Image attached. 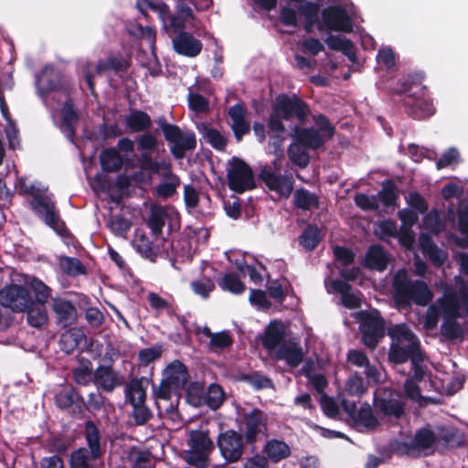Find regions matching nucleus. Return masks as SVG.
Here are the masks:
<instances>
[{
	"label": "nucleus",
	"instance_id": "f704fd0d",
	"mask_svg": "<svg viewBox=\"0 0 468 468\" xmlns=\"http://www.w3.org/2000/svg\"><path fill=\"white\" fill-rule=\"evenodd\" d=\"M100 162L103 170L116 172L121 169L123 159L115 148H109L101 152Z\"/></svg>",
	"mask_w": 468,
	"mask_h": 468
},
{
	"label": "nucleus",
	"instance_id": "7ed1b4c3",
	"mask_svg": "<svg viewBox=\"0 0 468 468\" xmlns=\"http://www.w3.org/2000/svg\"><path fill=\"white\" fill-rule=\"evenodd\" d=\"M16 187L20 194L32 196L33 209L43 217L47 225L58 234L64 235L66 232L64 223L60 220L51 198L42 195L46 189L40 183L33 182L28 177H20Z\"/></svg>",
	"mask_w": 468,
	"mask_h": 468
},
{
	"label": "nucleus",
	"instance_id": "680f3d73",
	"mask_svg": "<svg viewBox=\"0 0 468 468\" xmlns=\"http://www.w3.org/2000/svg\"><path fill=\"white\" fill-rule=\"evenodd\" d=\"M232 338L227 332L215 333L209 340V348L212 351H218L230 346Z\"/></svg>",
	"mask_w": 468,
	"mask_h": 468
},
{
	"label": "nucleus",
	"instance_id": "bf43d9fd",
	"mask_svg": "<svg viewBox=\"0 0 468 468\" xmlns=\"http://www.w3.org/2000/svg\"><path fill=\"white\" fill-rule=\"evenodd\" d=\"M133 247L135 250L145 258H152L154 255L152 242L145 234L137 232L133 240Z\"/></svg>",
	"mask_w": 468,
	"mask_h": 468
},
{
	"label": "nucleus",
	"instance_id": "6e6d98bb",
	"mask_svg": "<svg viewBox=\"0 0 468 468\" xmlns=\"http://www.w3.org/2000/svg\"><path fill=\"white\" fill-rule=\"evenodd\" d=\"M205 388L201 383H191L186 390V399L190 404L199 407L204 404Z\"/></svg>",
	"mask_w": 468,
	"mask_h": 468
},
{
	"label": "nucleus",
	"instance_id": "4be33fe9",
	"mask_svg": "<svg viewBox=\"0 0 468 468\" xmlns=\"http://www.w3.org/2000/svg\"><path fill=\"white\" fill-rule=\"evenodd\" d=\"M173 48L176 53L194 58L202 50V43L191 34L182 31L173 39Z\"/></svg>",
	"mask_w": 468,
	"mask_h": 468
},
{
	"label": "nucleus",
	"instance_id": "f03ea898",
	"mask_svg": "<svg viewBox=\"0 0 468 468\" xmlns=\"http://www.w3.org/2000/svg\"><path fill=\"white\" fill-rule=\"evenodd\" d=\"M458 287L457 292L445 282L441 283L443 295L437 299L427 310L424 317V327L427 330L436 328L440 316H461V311L468 315V282H465L460 276L454 278Z\"/></svg>",
	"mask_w": 468,
	"mask_h": 468
},
{
	"label": "nucleus",
	"instance_id": "338daca9",
	"mask_svg": "<svg viewBox=\"0 0 468 468\" xmlns=\"http://www.w3.org/2000/svg\"><path fill=\"white\" fill-rule=\"evenodd\" d=\"M355 202L364 210H376L378 208V197L376 195L367 196L362 193L356 194Z\"/></svg>",
	"mask_w": 468,
	"mask_h": 468
},
{
	"label": "nucleus",
	"instance_id": "9b49d317",
	"mask_svg": "<svg viewBox=\"0 0 468 468\" xmlns=\"http://www.w3.org/2000/svg\"><path fill=\"white\" fill-rule=\"evenodd\" d=\"M436 440L437 437L432 431L423 428L418 431L412 439L394 441L391 448L398 454L410 455L431 449Z\"/></svg>",
	"mask_w": 468,
	"mask_h": 468
},
{
	"label": "nucleus",
	"instance_id": "f257e3e1",
	"mask_svg": "<svg viewBox=\"0 0 468 468\" xmlns=\"http://www.w3.org/2000/svg\"><path fill=\"white\" fill-rule=\"evenodd\" d=\"M388 335L392 339L389 350L390 360L395 363H403L410 358L414 370V378L422 383V387H420L414 383V380L408 379L404 384L407 396L412 400L420 402L421 399H424L420 395V389L427 388V386H431V384L425 380L426 374L420 366L422 357L420 352L419 340L408 326L403 324L388 328Z\"/></svg>",
	"mask_w": 468,
	"mask_h": 468
},
{
	"label": "nucleus",
	"instance_id": "a211bd4d",
	"mask_svg": "<svg viewBox=\"0 0 468 468\" xmlns=\"http://www.w3.org/2000/svg\"><path fill=\"white\" fill-rule=\"evenodd\" d=\"M218 446L222 457L229 463L238 462L244 450L243 439L234 431H227L218 437Z\"/></svg>",
	"mask_w": 468,
	"mask_h": 468
},
{
	"label": "nucleus",
	"instance_id": "052dcab7",
	"mask_svg": "<svg viewBox=\"0 0 468 468\" xmlns=\"http://www.w3.org/2000/svg\"><path fill=\"white\" fill-rule=\"evenodd\" d=\"M367 390L362 378L356 374L350 376L345 385V391L350 396L360 397Z\"/></svg>",
	"mask_w": 468,
	"mask_h": 468
},
{
	"label": "nucleus",
	"instance_id": "79ce46f5",
	"mask_svg": "<svg viewBox=\"0 0 468 468\" xmlns=\"http://www.w3.org/2000/svg\"><path fill=\"white\" fill-rule=\"evenodd\" d=\"M45 303H34L26 309L27 313V322L33 327H40L45 324L48 321V314L45 308Z\"/></svg>",
	"mask_w": 468,
	"mask_h": 468
},
{
	"label": "nucleus",
	"instance_id": "bb28decb",
	"mask_svg": "<svg viewBox=\"0 0 468 468\" xmlns=\"http://www.w3.org/2000/svg\"><path fill=\"white\" fill-rule=\"evenodd\" d=\"M96 385L107 392L112 391L123 383V378L114 372L110 367H99L94 373Z\"/></svg>",
	"mask_w": 468,
	"mask_h": 468
},
{
	"label": "nucleus",
	"instance_id": "473e14b6",
	"mask_svg": "<svg viewBox=\"0 0 468 468\" xmlns=\"http://www.w3.org/2000/svg\"><path fill=\"white\" fill-rule=\"evenodd\" d=\"M353 420L358 429L374 430L378 425V420L374 415L372 408L367 403L361 405Z\"/></svg>",
	"mask_w": 468,
	"mask_h": 468
},
{
	"label": "nucleus",
	"instance_id": "7c9ffc66",
	"mask_svg": "<svg viewBox=\"0 0 468 468\" xmlns=\"http://www.w3.org/2000/svg\"><path fill=\"white\" fill-rule=\"evenodd\" d=\"M389 261L388 255L380 246L374 245L368 249L366 257V264L368 268L382 271L387 268Z\"/></svg>",
	"mask_w": 468,
	"mask_h": 468
},
{
	"label": "nucleus",
	"instance_id": "2eb2a0df",
	"mask_svg": "<svg viewBox=\"0 0 468 468\" xmlns=\"http://www.w3.org/2000/svg\"><path fill=\"white\" fill-rule=\"evenodd\" d=\"M318 30L349 33L353 25L346 10L337 6H330L322 11V20L318 23Z\"/></svg>",
	"mask_w": 468,
	"mask_h": 468
},
{
	"label": "nucleus",
	"instance_id": "1a4fd4ad",
	"mask_svg": "<svg viewBox=\"0 0 468 468\" xmlns=\"http://www.w3.org/2000/svg\"><path fill=\"white\" fill-rule=\"evenodd\" d=\"M189 450L185 453V460L198 468L207 467V457L213 448V442L207 431H191L189 432Z\"/></svg>",
	"mask_w": 468,
	"mask_h": 468
},
{
	"label": "nucleus",
	"instance_id": "a18cd8bd",
	"mask_svg": "<svg viewBox=\"0 0 468 468\" xmlns=\"http://www.w3.org/2000/svg\"><path fill=\"white\" fill-rule=\"evenodd\" d=\"M215 287L213 280L205 276L190 283V288L193 292L202 299H207L210 293L215 290Z\"/></svg>",
	"mask_w": 468,
	"mask_h": 468
},
{
	"label": "nucleus",
	"instance_id": "3c124183",
	"mask_svg": "<svg viewBox=\"0 0 468 468\" xmlns=\"http://www.w3.org/2000/svg\"><path fill=\"white\" fill-rule=\"evenodd\" d=\"M90 454L85 448H80L74 451L70 455V468H93Z\"/></svg>",
	"mask_w": 468,
	"mask_h": 468
},
{
	"label": "nucleus",
	"instance_id": "a878e982",
	"mask_svg": "<svg viewBox=\"0 0 468 468\" xmlns=\"http://www.w3.org/2000/svg\"><path fill=\"white\" fill-rule=\"evenodd\" d=\"M276 357L285 360L290 367H295L302 363L303 353L298 343L293 340H288L283 342L280 348L276 350Z\"/></svg>",
	"mask_w": 468,
	"mask_h": 468
},
{
	"label": "nucleus",
	"instance_id": "6e6552de",
	"mask_svg": "<svg viewBox=\"0 0 468 468\" xmlns=\"http://www.w3.org/2000/svg\"><path fill=\"white\" fill-rule=\"evenodd\" d=\"M314 122L318 130L294 127L296 141L310 149L320 147L324 144L325 140L332 138L335 133L334 128L324 116H316Z\"/></svg>",
	"mask_w": 468,
	"mask_h": 468
},
{
	"label": "nucleus",
	"instance_id": "b1692460",
	"mask_svg": "<svg viewBox=\"0 0 468 468\" xmlns=\"http://www.w3.org/2000/svg\"><path fill=\"white\" fill-rule=\"evenodd\" d=\"M347 361L350 365L363 368V372L369 381L375 383L380 381V373L377 367L370 364L368 357L365 353L359 350H350L347 353Z\"/></svg>",
	"mask_w": 468,
	"mask_h": 468
},
{
	"label": "nucleus",
	"instance_id": "dca6fc26",
	"mask_svg": "<svg viewBox=\"0 0 468 468\" xmlns=\"http://www.w3.org/2000/svg\"><path fill=\"white\" fill-rule=\"evenodd\" d=\"M0 303L14 312H24L32 303L28 291L18 284H9L0 291Z\"/></svg>",
	"mask_w": 468,
	"mask_h": 468
},
{
	"label": "nucleus",
	"instance_id": "f3484780",
	"mask_svg": "<svg viewBox=\"0 0 468 468\" xmlns=\"http://www.w3.org/2000/svg\"><path fill=\"white\" fill-rule=\"evenodd\" d=\"M273 110L284 120L295 117L300 122H303L309 112L307 105L301 99L296 96L289 97L286 95L277 96Z\"/></svg>",
	"mask_w": 468,
	"mask_h": 468
},
{
	"label": "nucleus",
	"instance_id": "603ef678",
	"mask_svg": "<svg viewBox=\"0 0 468 468\" xmlns=\"http://www.w3.org/2000/svg\"><path fill=\"white\" fill-rule=\"evenodd\" d=\"M320 230L318 228L309 226L300 237V244L306 250H314L320 241Z\"/></svg>",
	"mask_w": 468,
	"mask_h": 468
},
{
	"label": "nucleus",
	"instance_id": "cd10ccee",
	"mask_svg": "<svg viewBox=\"0 0 468 468\" xmlns=\"http://www.w3.org/2000/svg\"><path fill=\"white\" fill-rule=\"evenodd\" d=\"M174 213V210L168 207L152 205L150 207V215L147 225L154 235H159L163 231L166 220Z\"/></svg>",
	"mask_w": 468,
	"mask_h": 468
},
{
	"label": "nucleus",
	"instance_id": "774afa93",
	"mask_svg": "<svg viewBox=\"0 0 468 468\" xmlns=\"http://www.w3.org/2000/svg\"><path fill=\"white\" fill-rule=\"evenodd\" d=\"M128 459L132 468H148V455L141 451L132 449L128 453Z\"/></svg>",
	"mask_w": 468,
	"mask_h": 468
},
{
	"label": "nucleus",
	"instance_id": "37998d69",
	"mask_svg": "<svg viewBox=\"0 0 468 468\" xmlns=\"http://www.w3.org/2000/svg\"><path fill=\"white\" fill-rule=\"evenodd\" d=\"M26 284L34 292L37 303H46L50 297L51 289L41 280L36 277L26 279Z\"/></svg>",
	"mask_w": 468,
	"mask_h": 468
},
{
	"label": "nucleus",
	"instance_id": "e433bc0d",
	"mask_svg": "<svg viewBox=\"0 0 468 468\" xmlns=\"http://www.w3.org/2000/svg\"><path fill=\"white\" fill-rule=\"evenodd\" d=\"M83 339L84 334L80 329L70 328L61 335L59 345L65 353L70 354L78 347Z\"/></svg>",
	"mask_w": 468,
	"mask_h": 468
},
{
	"label": "nucleus",
	"instance_id": "39448f33",
	"mask_svg": "<svg viewBox=\"0 0 468 468\" xmlns=\"http://www.w3.org/2000/svg\"><path fill=\"white\" fill-rule=\"evenodd\" d=\"M139 166L142 170L163 177V182L156 186L158 197L167 198L173 196L180 185L179 177L172 172L169 159L154 160L148 154L139 157Z\"/></svg>",
	"mask_w": 468,
	"mask_h": 468
},
{
	"label": "nucleus",
	"instance_id": "423d86ee",
	"mask_svg": "<svg viewBox=\"0 0 468 468\" xmlns=\"http://www.w3.org/2000/svg\"><path fill=\"white\" fill-rule=\"evenodd\" d=\"M188 381L189 374L186 367L180 361L176 360L166 367L164 378L155 389L159 390L160 397L175 396L177 401L180 392L186 388Z\"/></svg>",
	"mask_w": 468,
	"mask_h": 468
},
{
	"label": "nucleus",
	"instance_id": "9d476101",
	"mask_svg": "<svg viewBox=\"0 0 468 468\" xmlns=\"http://www.w3.org/2000/svg\"><path fill=\"white\" fill-rule=\"evenodd\" d=\"M281 158L277 157L271 165H265L261 171V178L266 186L281 197H289L293 190L292 177L281 175Z\"/></svg>",
	"mask_w": 468,
	"mask_h": 468
},
{
	"label": "nucleus",
	"instance_id": "49530a36",
	"mask_svg": "<svg viewBox=\"0 0 468 468\" xmlns=\"http://www.w3.org/2000/svg\"><path fill=\"white\" fill-rule=\"evenodd\" d=\"M294 202L297 207L304 210H310L318 205L317 197L303 188L295 191Z\"/></svg>",
	"mask_w": 468,
	"mask_h": 468
},
{
	"label": "nucleus",
	"instance_id": "72a5a7b5",
	"mask_svg": "<svg viewBox=\"0 0 468 468\" xmlns=\"http://www.w3.org/2000/svg\"><path fill=\"white\" fill-rule=\"evenodd\" d=\"M154 397L156 399V407L159 414L166 415L171 420L176 421L179 418V414L176 410V404L178 400H176L175 396H169L168 398H163L159 396V390L154 389Z\"/></svg>",
	"mask_w": 468,
	"mask_h": 468
},
{
	"label": "nucleus",
	"instance_id": "c9c22d12",
	"mask_svg": "<svg viewBox=\"0 0 468 468\" xmlns=\"http://www.w3.org/2000/svg\"><path fill=\"white\" fill-rule=\"evenodd\" d=\"M124 394L126 400L131 404L145 402L146 392L143 387L142 380L138 378L131 379L125 386Z\"/></svg>",
	"mask_w": 468,
	"mask_h": 468
},
{
	"label": "nucleus",
	"instance_id": "ddd939ff",
	"mask_svg": "<svg viewBox=\"0 0 468 468\" xmlns=\"http://www.w3.org/2000/svg\"><path fill=\"white\" fill-rule=\"evenodd\" d=\"M267 421V415L258 409L243 415L239 430L247 442L253 443L266 435Z\"/></svg>",
	"mask_w": 468,
	"mask_h": 468
},
{
	"label": "nucleus",
	"instance_id": "6ab92c4d",
	"mask_svg": "<svg viewBox=\"0 0 468 468\" xmlns=\"http://www.w3.org/2000/svg\"><path fill=\"white\" fill-rule=\"evenodd\" d=\"M375 406L385 417L399 419L404 413L400 395L391 389H380L376 397Z\"/></svg>",
	"mask_w": 468,
	"mask_h": 468
},
{
	"label": "nucleus",
	"instance_id": "0e129e2a",
	"mask_svg": "<svg viewBox=\"0 0 468 468\" xmlns=\"http://www.w3.org/2000/svg\"><path fill=\"white\" fill-rule=\"evenodd\" d=\"M147 300L149 302L150 306L157 312L165 311L169 314H171L174 312L170 303L167 300L159 296L155 292H149L147 295Z\"/></svg>",
	"mask_w": 468,
	"mask_h": 468
},
{
	"label": "nucleus",
	"instance_id": "ea45409f",
	"mask_svg": "<svg viewBox=\"0 0 468 468\" xmlns=\"http://www.w3.org/2000/svg\"><path fill=\"white\" fill-rule=\"evenodd\" d=\"M325 43L329 48L333 50L341 51L344 55L348 57L352 61L355 60V51L353 44L350 40L340 36L328 35Z\"/></svg>",
	"mask_w": 468,
	"mask_h": 468
},
{
	"label": "nucleus",
	"instance_id": "09e8293b",
	"mask_svg": "<svg viewBox=\"0 0 468 468\" xmlns=\"http://www.w3.org/2000/svg\"><path fill=\"white\" fill-rule=\"evenodd\" d=\"M223 400L224 391L222 388L217 384L209 385L205 394L204 404H207L212 410H217Z\"/></svg>",
	"mask_w": 468,
	"mask_h": 468
},
{
	"label": "nucleus",
	"instance_id": "f8f14e48",
	"mask_svg": "<svg viewBox=\"0 0 468 468\" xmlns=\"http://www.w3.org/2000/svg\"><path fill=\"white\" fill-rule=\"evenodd\" d=\"M162 132L165 140L172 144L170 151L176 159L184 158L186 151L196 147V136L192 132H182L173 124L163 125Z\"/></svg>",
	"mask_w": 468,
	"mask_h": 468
},
{
	"label": "nucleus",
	"instance_id": "de8ad7c7",
	"mask_svg": "<svg viewBox=\"0 0 468 468\" xmlns=\"http://www.w3.org/2000/svg\"><path fill=\"white\" fill-rule=\"evenodd\" d=\"M218 286L223 291H228L231 293L239 294L242 293L246 287L239 277L234 273H228L218 282Z\"/></svg>",
	"mask_w": 468,
	"mask_h": 468
},
{
	"label": "nucleus",
	"instance_id": "c85d7f7f",
	"mask_svg": "<svg viewBox=\"0 0 468 468\" xmlns=\"http://www.w3.org/2000/svg\"><path fill=\"white\" fill-rule=\"evenodd\" d=\"M78 122V115L73 109L71 102L65 101L61 110V131L67 138L72 140L75 133V126Z\"/></svg>",
	"mask_w": 468,
	"mask_h": 468
},
{
	"label": "nucleus",
	"instance_id": "58836bf2",
	"mask_svg": "<svg viewBox=\"0 0 468 468\" xmlns=\"http://www.w3.org/2000/svg\"><path fill=\"white\" fill-rule=\"evenodd\" d=\"M146 5L151 10L158 15V17L163 22L165 29L170 28L171 15L169 6L164 2L153 3L148 0H141L137 3V6L142 13H144L143 5Z\"/></svg>",
	"mask_w": 468,
	"mask_h": 468
},
{
	"label": "nucleus",
	"instance_id": "69168bd1",
	"mask_svg": "<svg viewBox=\"0 0 468 468\" xmlns=\"http://www.w3.org/2000/svg\"><path fill=\"white\" fill-rule=\"evenodd\" d=\"M188 104L190 109L197 113H203L208 109L207 100L200 94L192 91L188 94Z\"/></svg>",
	"mask_w": 468,
	"mask_h": 468
},
{
	"label": "nucleus",
	"instance_id": "13d9d810",
	"mask_svg": "<svg viewBox=\"0 0 468 468\" xmlns=\"http://www.w3.org/2000/svg\"><path fill=\"white\" fill-rule=\"evenodd\" d=\"M159 143L156 137L150 133L142 134L137 140L138 150L142 152L140 157L144 154H148L151 156V153L158 149Z\"/></svg>",
	"mask_w": 468,
	"mask_h": 468
},
{
	"label": "nucleus",
	"instance_id": "2f4dec72",
	"mask_svg": "<svg viewBox=\"0 0 468 468\" xmlns=\"http://www.w3.org/2000/svg\"><path fill=\"white\" fill-rule=\"evenodd\" d=\"M85 437L87 444L90 448L89 453L93 460L99 459L102 455L101 447V437L98 428L91 421L86 422Z\"/></svg>",
	"mask_w": 468,
	"mask_h": 468
},
{
	"label": "nucleus",
	"instance_id": "c756f323",
	"mask_svg": "<svg viewBox=\"0 0 468 468\" xmlns=\"http://www.w3.org/2000/svg\"><path fill=\"white\" fill-rule=\"evenodd\" d=\"M125 123L130 132L138 133L149 129L152 120L146 112L133 110L125 117Z\"/></svg>",
	"mask_w": 468,
	"mask_h": 468
},
{
	"label": "nucleus",
	"instance_id": "864d4df0",
	"mask_svg": "<svg viewBox=\"0 0 468 468\" xmlns=\"http://www.w3.org/2000/svg\"><path fill=\"white\" fill-rule=\"evenodd\" d=\"M458 316H447L443 318L441 327V335L448 339H456L462 335V328L455 321Z\"/></svg>",
	"mask_w": 468,
	"mask_h": 468
},
{
	"label": "nucleus",
	"instance_id": "8fccbe9b",
	"mask_svg": "<svg viewBox=\"0 0 468 468\" xmlns=\"http://www.w3.org/2000/svg\"><path fill=\"white\" fill-rule=\"evenodd\" d=\"M202 134L213 148L217 150H223L225 148L227 140L217 129L205 125L202 128Z\"/></svg>",
	"mask_w": 468,
	"mask_h": 468
},
{
	"label": "nucleus",
	"instance_id": "20e7f679",
	"mask_svg": "<svg viewBox=\"0 0 468 468\" xmlns=\"http://www.w3.org/2000/svg\"><path fill=\"white\" fill-rule=\"evenodd\" d=\"M393 296L397 306L401 309L412 303L425 306L432 299V292L422 281H411L406 270H399L393 278Z\"/></svg>",
	"mask_w": 468,
	"mask_h": 468
},
{
	"label": "nucleus",
	"instance_id": "412c9836",
	"mask_svg": "<svg viewBox=\"0 0 468 468\" xmlns=\"http://www.w3.org/2000/svg\"><path fill=\"white\" fill-rule=\"evenodd\" d=\"M51 308L56 314L57 324L67 327L77 319V310L70 301L56 297L52 299Z\"/></svg>",
	"mask_w": 468,
	"mask_h": 468
},
{
	"label": "nucleus",
	"instance_id": "5701e85b",
	"mask_svg": "<svg viewBox=\"0 0 468 468\" xmlns=\"http://www.w3.org/2000/svg\"><path fill=\"white\" fill-rule=\"evenodd\" d=\"M59 80V72L50 66H46L36 79L38 95L44 99L46 95L54 91L58 87Z\"/></svg>",
	"mask_w": 468,
	"mask_h": 468
},
{
	"label": "nucleus",
	"instance_id": "393cba45",
	"mask_svg": "<svg viewBox=\"0 0 468 468\" xmlns=\"http://www.w3.org/2000/svg\"><path fill=\"white\" fill-rule=\"evenodd\" d=\"M285 340L284 325L281 322H271L262 336V345L269 351L277 350Z\"/></svg>",
	"mask_w": 468,
	"mask_h": 468
},
{
	"label": "nucleus",
	"instance_id": "0eeeda50",
	"mask_svg": "<svg viewBox=\"0 0 468 468\" xmlns=\"http://www.w3.org/2000/svg\"><path fill=\"white\" fill-rule=\"evenodd\" d=\"M227 179L230 190L241 194L255 186L251 168L241 159L232 158L227 164Z\"/></svg>",
	"mask_w": 468,
	"mask_h": 468
},
{
	"label": "nucleus",
	"instance_id": "4468645a",
	"mask_svg": "<svg viewBox=\"0 0 468 468\" xmlns=\"http://www.w3.org/2000/svg\"><path fill=\"white\" fill-rule=\"evenodd\" d=\"M385 324L378 310L361 314L360 328L363 334L364 344L373 349L379 339L384 335Z\"/></svg>",
	"mask_w": 468,
	"mask_h": 468
},
{
	"label": "nucleus",
	"instance_id": "aec40b11",
	"mask_svg": "<svg viewBox=\"0 0 468 468\" xmlns=\"http://www.w3.org/2000/svg\"><path fill=\"white\" fill-rule=\"evenodd\" d=\"M198 10L196 0L178 1L176 5V13L171 16L170 28L174 32L185 29L186 23L195 19L194 8Z\"/></svg>",
	"mask_w": 468,
	"mask_h": 468
},
{
	"label": "nucleus",
	"instance_id": "5fc2aeb1",
	"mask_svg": "<svg viewBox=\"0 0 468 468\" xmlns=\"http://www.w3.org/2000/svg\"><path fill=\"white\" fill-rule=\"evenodd\" d=\"M59 267L65 273L72 276L85 272L84 266L76 258L59 257Z\"/></svg>",
	"mask_w": 468,
	"mask_h": 468
},
{
	"label": "nucleus",
	"instance_id": "4c0bfd02",
	"mask_svg": "<svg viewBox=\"0 0 468 468\" xmlns=\"http://www.w3.org/2000/svg\"><path fill=\"white\" fill-rule=\"evenodd\" d=\"M264 452L268 457L275 463L287 458L291 454L289 445L280 440L269 441L264 447Z\"/></svg>",
	"mask_w": 468,
	"mask_h": 468
},
{
	"label": "nucleus",
	"instance_id": "e2e57ef3",
	"mask_svg": "<svg viewBox=\"0 0 468 468\" xmlns=\"http://www.w3.org/2000/svg\"><path fill=\"white\" fill-rule=\"evenodd\" d=\"M423 227L437 234L444 229V224L437 211H431L423 218Z\"/></svg>",
	"mask_w": 468,
	"mask_h": 468
},
{
	"label": "nucleus",
	"instance_id": "4d7b16f0",
	"mask_svg": "<svg viewBox=\"0 0 468 468\" xmlns=\"http://www.w3.org/2000/svg\"><path fill=\"white\" fill-rule=\"evenodd\" d=\"M108 68V64L105 61H99L97 64L86 62L81 66V70L85 74L87 84L90 90L93 89L92 78L96 74H100Z\"/></svg>",
	"mask_w": 468,
	"mask_h": 468
},
{
	"label": "nucleus",
	"instance_id": "c03bdc74",
	"mask_svg": "<svg viewBox=\"0 0 468 468\" xmlns=\"http://www.w3.org/2000/svg\"><path fill=\"white\" fill-rule=\"evenodd\" d=\"M306 148L307 147L296 141L293 142L288 149L290 160L302 168L306 167L310 161Z\"/></svg>",
	"mask_w": 468,
	"mask_h": 468
},
{
	"label": "nucleus",
	"instance_id": "a19ab883",
	"mask_svg": "<svg viewBox=\"0 0 468 468\" xmlns=\"http://www.w3.org/2000/svg\"><path fill=\"white\" fill-rule=\"evenodd\" d=\"M421 247L423 252L429 257L430 261L435 266H441L448 258V253L438 248L430 239L421 238Z\"/></svg>",
	"mask_w": 468,
	"mask_h": 468
}]
</instances>
